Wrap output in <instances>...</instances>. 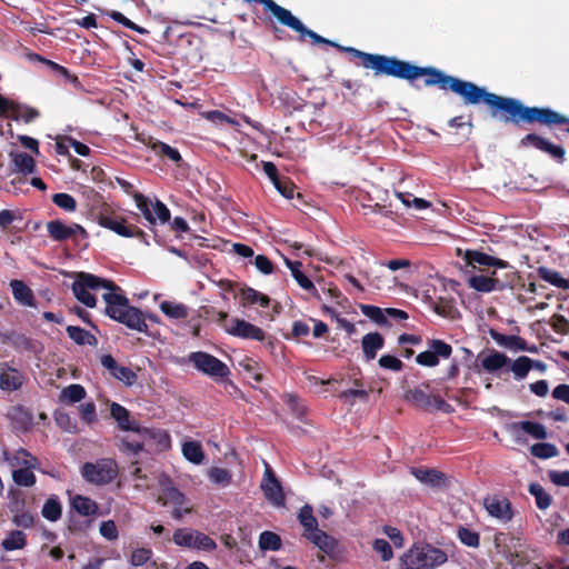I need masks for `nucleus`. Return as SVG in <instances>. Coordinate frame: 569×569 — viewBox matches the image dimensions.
<instances>
[{
	"instance_id": "obj_1",
	"label": "nucleus",
	"mask_w": 569,
	"mask_h": 569,
	"mask_svg": "<svg viewBox=\"0 0 569 569\" xmlns=\"http://www.w3.org/2000/svg\"><path fill=\"white\" fill-rule=\"evenodd\" d=\"M243 1L248 3L257 2L262 4L264 10L269 11L280 24L298 32L301 41L308 37L315 44H329L336 47L340 51L348 52L353 58L359 59L365 69L372 70L376 77L387 76L407 80L409 82L423 78L426 87H438L440 90L451 91L461 97L465 104L475 106L481 103V96L485 87H479L471 81L447 74L436 67H420L393 56L369 53L352 47H342L308 29L296 16L292 14L290 10L281 7L273 0Z\"/></svg>"
},
{
	"instance_id": "obj_2",
	"label": "nucleus",
	"mask_w": 569,
	"mask_h": 569,
	"mask_svg": "<svg viewBox=\"0 0 569 569\" xmlns=\"http://www.w3.org/2000/svg\"><path fill=\"white\" fill-rule=\"evenodd\" d=\"M481 102L489 108L492 118L505 123H512L517 127L525 123H539L550 130L559 129L569 133V117L549 107H529L516 98L499 96L489 92L486 88L481 96Z\"/></svg>"
},
{
	"instance_id": "obj_3",
	"label": "nucleus",
	"mask_w": 569,
	"mask_h": 569,
	"mask_svg": "<svg viewBox=\"0 0 569 569\" xmlns=\"http://www.w3.org/2000/svg\"><path fill=\"white\" fill-rule=\"evenodd\" d=\"M102 295L106 303L104 313L112 320L124 325L131 330L148 333V325L144 323V313L137 307L130 305L123 290L117 288L107 289Z\"/></svg>"
},
{
	"instance_id": "obj_4",
	"label": "nucleus",
	"mask_w": 569,
	"mask_h": 569,
	"mask_svg": "<svg viewBox=\"0 0 569 569\" xmlns=\"http://www.w3.org/2000/svg\"><path fill=\"white\" fill-rule=\"evenodd\" d=\"M90 216L100 227L106 228L123 238H137L146 243V232L136 224L127 223V219L109 203L99 201L90 208Z\"/></svg>"
},
{
	"instance_id": "obj_5",
	"label": "nucleus",
	"mask_w": 569,
	"mask_h": 569,
	"mask_svg": "<svg viewBox=\"0 0 569 569\" xmlns=\"http://www.w3.org/2000/svg\"><path fill=\"white\" fill-rule=\"evenodd\" d=\"M447 553L430 543H413L400 558V569H435L447 562Z\"/></svg>"
},
{
	"instance_id": "obj_6",
	"label": "nucleus",
	"mask_w": 569,
	"mask_h": 569,
	"mask_svg": "<svg viewBox=\"0 0 569 569\" xmlns=\"http://www.w3.org/2000/svg\"><path fill=\"white\" fill-rule=\"evenodd\" d=\"M117 288V284L108 279L100 278L92 273L79 272L76 276L71 289L78 301L88 308H94L97 303L96 297L90 293V290H99Z\"/></svg>"
},
{
	"instance_id": "obj_7",
	"label": "nucleus",
	"mask_w": 569,
	"mask_h": 569,
	"mask_svg": "<svg viewBox=\"0 0 569 569\" xmlns=\"http://www.w3.org/2000/svg\"><path fill=\"white\" fill-rule=\"evenodd\" d=\"M119 473V467L114 459L101 458L94 462H84L81 467V476L86 481L96 486L111 483Z\"/></svg>"
},
{
	"instance_id": "obj_8",
	"label": "nucleus",
	"mask_w": 569,
	"mask_h": 569,
	"mask_svg": "<svg viewBox=\"0 0 569 569\" xmlns=\"http://www.w3.org/2000/svg\"><path fill=\"white\" fill-rule=\"evenodd\" d=\"M132 198L136 202L137 208L149 223V228L151 230L154 229L157 220H159L160 223H167L170 221L171 212L168 209V207L159 199H156V201L152 202L148 197H146L141 192L133 193Z\"/></svg>"
},
{
	"instance_id": "obj_9",
	"label": "nucleus",
	"mask_w": 569,
	"mask_h": 569,
	"mask_svg": "<svg viewBox=\"0 0 569 569\" xmlns=\"http://www.w3.org/2000/svg\"><path fill=\"white\" fill-rule=\"evenodd\" d=\"M189 361L197 370L212 378L223 379L230 375V370L224 362L203 351L191 352Z\"/></svg>"
},
{
	"instance_id": "obj_10",
	"label": "nucleus",
	"mask_w": 569,
	"mask_h": 569,
	"mask_svg": "<svg viewBox=\"0 0 569 569\" xmlns=\"http://www.w3.org/2000/svg\"><path fill=\"white\" fill-rule=\"evenodd\" d=\"M405 400L415 407L429 411L431 409L449 412L451 406L447 403L439 395H429L421 388H412L405 391Z\"/></svg>"
},
{
	"instance_id": "obj_11",
	"label": "nucleus",
	"mask_w": 569,
	"mask_h": 569,
	"mask_svg": "<svg viewBox=\"0 0 569 569\" xmlns=\"http://www.w3.org/2000/svg\"><path fill=\"white\" fill-rule=\"evenodd\" d=\"M429 349L417 355L416 362L423 367H436L440 358L448 359L452 355V347L441 339L428 341Z\"/></svg>"
},
{
	"instance_id": "obj_12",
	"label": "nucleus",
	"mask_w": 569,
	"mask_h": 569,
	"mask_svg": "<svg viewBox=\"0 0 569 569\" xmlns=\"http://www.w3.org/2000/svg\"><path fill=\"white\" fill-rule=\"evenodd\" d=\"M0 116L30 123L40 117L38 109L11 101L0 94Z\"/></svg>"
},
{
	"instance_id": "obj_13",
	"label": "nucleus",
	"mask_w": 569,
	"mask_h": 569,
	"mask_svg": "<svg viewBox=\"0 0 569 569\" xmlns=\"http://www.w3.org/2000/svg\"><path fill=\"white\" fill-rule=\"evenodd\" d=\"M521 147H533L537 150L547 153L559 163L566 160V149L561 144H556L547 138L537 133H528L520 140Z\"/></svg>"
},
{
	"instance_id": "obj_14",
	"label": "nucleus",
	"mask_w": 569,
	"mask_h": 569,
	"mask_svg": "<svg viewBox=\"0 0 569 569\" xmlns=\"http://www.w3.org/2000/svg\"><path fill=\"white\" fill-rule=\"evenodd\" d=\"M227 333L247 340L263 341L266 332L243 319L232 318L230 319V326H224Z\"/></svg>"
},
{
	"instance_id": "obj_15",
	"label": "nucleus",
	"mask_w": 569,
	"mask_h": 569,
	"mask_svg": "<svg viewBox=\"0 0 569 569\" xmlns=\"http://www.w3.org/2000/svg\"><path fill=\"white\" fill-rule=\"evenodd\" d=\"M261 489L267 500L277 507L284 506L286 496L283 493L280 481L269 465H266L264 476L261 482Z\"/></svg>"
},
{
	"instance_id": "obj_16",
	"label": "nucleus",
	"mask_w": 569,
	"mask_h": 569,
	"mask_svg": "<svg viewBox=\"0 0 569 569\" xmlns=\"http://www.w3.org/2000/svg\"><path fill=\"white\" fill-rule=\"evenodd\" d=\"M100 362L106 368L109 375L130 387L137 381V375L129 367L121 366L111 355H103Z\"/></svg>"
},
{
	"instance_id": "obj_17",
	"label": "nucleus",
	"mask_w": 569,
	"mask_h": 569,
	"mask_svg": "<svg viewBox=\"0 0 569 569\" xmlns=\"http://www.w3.org/2000/svg\"><path fill=\"white\" fill-rule=\"evenodd\" d=\"M462 259L466 266L472 267L473 269L477 267H493L498 269H506L509 267L507 261L478 250H466Z\"/></svg>"
},
{
	"instance_id": "obj_18",
	"label": "nucleus",
	"mask_w": 569,
	"mask_h": 569,
	"mask_svg": "<svg viewBox=\"0 0 569 569\" xmlns=\"http://www.w3.org/2000/svg\"><path fill=\"white\" fill-rule=\"evenodd\" d=\"M483 505L491 517H495L503 522L510 521L513 517L511 503L505 497H487L483 500Z\"/></svg>"
},
{
	"instance_id": "obj_19",
	"label": "nucleus",
	"mask_w": 569,
	"mask_h": 569,
	"mask_svg": "<svg viewBox=\"0 0 569 569\" xmlns=\"http://www.w3.org/2000/svg\"><path fill=\"white\" fill-rule=\"evenodd\" d=\"M24 382L23 373L10 367L7 362L0 365V388L3 391H16L22 387Z\"/></svg>"
},
{
	"instance_id": "obj_20",
	"label": "nucleus",
	"mask_w": 569,
	"mask_h": 569,
	"mask_svg": "<svg viewBox=\"0 0 569 569\" xmlns=\"http://www.w3.org/2000/svg\"><path fill=\"white\" fill-rule=\"evenodd\" d=\"M110 415L116 420L117 426L122 431H132L140 433L141 428L138 421L131 418L130 411L120 403L112 402Z\"/></svg>"
},
{
	"instance_id": "obj_21",
	"label": "nucleus",
	"mask_w": 569,
	"mask_h": 569,
	"mask_svg": "<svg viewBox=\"0 0 569 569\" xmlns=\"http://www.w3.org/2000/svg\"><path fill=\"white\" fill-rule=\"evenodd\" d=\"M4 459L11 467L18 468H40V460L24 448L17 449L13 453L3 452Z\"/></svg>"
},
{
	"instance_id": "obj_22",
	"label": "nucleus",
	"mask_w": 569,
	"mask_h": 569,
	"mask_svg": "<svg viewBox=\"0 0 569 569\" xmlns=\"http://www.w3.org/2000/svg\"><path fill=\"white\" fill-rule=\"evenodd\" d=\"M410 472L417 480L431 487H440L447 479L443 472L433 468L412 467Z\"/></svg>"
},
{
	"instance_id": "obj_23",
	"label": "nucleus",
	"mask_w": 569,
	"mask_h": 569,
	"mask_svg": "<svg viewBox=\"0 0 569 569\" xmlns=\"http://www.w3.org/2000/svg\"><path fill=\"white\" fill-rule=\"evenodd\" d=\"M490 336L499 346L506 347L511 350L530 352H535L537 350L536 347L529 348L528 342L519 336H508L495 330L490 331Z\"/></svg>"
},
{
	"instance_id": "obj_24",
	"label": "nucleus",
	"mask_w": 569,
	"mask_h": 569,
	"mask_svg": "<svg viewBox=\"0 0 569 569\" xmlns=\"http://www.w3.org/2000/svg\"><path fill=\"white\" fill-rule=\"evenodd\" d=\"M303 536L329 557L335 556L338 542L323 530L318 529Z\"/></svg>"
},
{
	"instance_id": "obj_25",
	"label": "nucleus",
	"mask_w": 569,
	"mask_h": 569,
	"mask_svg": "<svg viewBox=\"0 0 569 569\" xmlns=\"http://www.w3.org/2000/svg\"><path fill=\"white\" fill-rule=\"evenodd\" d=\"M10 287L14 300L26 307H36L33 291L22 280H11Z\"/></svg>"
},
{
	"instance_id": "obj_26",
	"label": "nucleus",
	"mask_w": 569,
	"mask_h": 569,
	"mask_svg": "<svg viewBox=\"0 0 569 569\" xmlns=\"http://www.w3.org/2000/svg\"><path fill=\"white\" fill-rule=\"evenodd\" d=\"M362 350L367 361L376 358L377 351L385 346V339L379 332H369L362 337Z\"/></svg>"
},
{
	"instance_id": "obj_27",
	"label": "nucleus",
	"mask_w": 569,
	"mask_h": 569,
	"mask_svg": "<svg viewBox=\"0 0 569 569\" xmlns=\"http://www.w3.org/2000/svg\"><path fill=\"white\" fill-rule=\"evenodd\" d=\"M542 367L543 365L540 361L532 360L526 356H520L511 363L510 370L512 371L516 380H522L532 368Z\"/></svg>"
},
{
	"instance_id": "obj_28",
	"label": "nucleus",
	"mask_w": 569,
	"mask_h": 569,
	"mask_svg": "<svg viewBox=\"0 0 569 569\" xmlns=\"http://www.w3.org/2000/svg\"><path fill=\"white\" fill-rule=\"evenodd\" d=\"M510 362V359L502 352L492 350L481 359V367L487 372H496Z\"/></svg>"
},
{
	"instance_id": "obj_29",
	"label": "nucleus",
	"mask_w": 569,
	"mask_h": 569,
	"mask_svg": "<svg viewBox=\"0 0 569 569\" xmlns=\"http://www.w3.org/2000/svg\"><path fill=\"white\" fill-rule=\"evenodd\" d=\"M46 227L48 236L54 241L62 242L72 239L70 226L59 219L48 221Z\"/></svg>"
},
{
	"instance_id": "obj_30",
	"label": "nucleus",
	"mask_w": 569,
	"mask_h": 569,
	"mask_svg": "<svg viewBox=\"0 0 569 569\" xmlns=\"http://www.w3.org/2000/svg\"><path fill=\"white\" fill-rule=\"evenodd\" d=\"M71 507L74 509L79 515L89 517L93 516L98 512V503L92 500L89 497L82 496V495H76L71 499Z\"/></svg>"
},
{
	"instance_id": "obj_31",
	"label": "nucleus",
	"mask_w": 569,
	"mask_h": 569,
	"mask_svg": "<svg viewBox=\"0 0 569 569\" xmlns=\"http://www.w3.org/2000/svg\"><path fill=\"white\" fill-rule=\"evenodd\" d=\"M284 261L287 267L290 269L292 277L302 289L310 292H317L313 282L301 271L302 262L292 261L290 259H286Z\"/></svg>"
},
{
	"instance_id": "obj_32",
	"label": "nucleus",
	"mask_w": 569,
	"mask_h": 569,
	"mask_svg": "<svg viewBox=\"0 0 569 569\" xmlns=\"http://www.w3.org/2000/svg\"><path fill=\"white\" fill-rule=\"evenodd\" d=\"M33 58L37 61H40V62L44 63L46 66H48L57 74L62 76L74 88H77V89L81 88V82H80L79 78L76 74L70 73V71L66 67H63V66H61V64H59V63H57L54 61H51L49 59H46V58H43V57H41L40 54H37V53L33 54Z\"/></svg>"
},
{
	"instance_id": "obj_33",
	"label": "nucleus",
	"mask_w": 569,
	"mask_h": 569,
	"mask_svg": "<svg viewBox=\"0 0 569 569\" xmlns=\"http://www.w3.org/2000/svg\"><path fill=\"white\" fill-rule=\"evenodd\" d=\"M66 331L69 338L79 346L88 345L96 347L98 345V339L83 328L77 326H68Z\"/></svg>"
},
{
	"instance_id": "obj_34",
	"label": "nucleus",
	"mask_w": 569,
	"mask_h": 569,
	"mask_svg": "<svg viewBox=\"0 0 569 569\" xmlns=\"http://www.w3.org/2000/svg\"><path fill=\"white\" fill-rule=\"evenodd\" d=\"M159 308L170 319L182 320L189 316V308L181 302L164 300Z\"/></svg>"
},
{
	"instance_id": "obj_35",
	"label": "nucleus",
	"mask_w": 569,
	"mask_h": 569,
	"mask_svg": "<svg viewBox=\"0 0 569 569\" xmlns=\"http://www.w3.org/2000/svg\"><path fill=\"white\" fill-rule=\"evenodd\" d=\"M512 429L513 430L520 429L523 432L533 437L535 439H539V440H543L548 436L546 427L536 421L525 420V421L515 422L512 425Z\"/></svg>"
},
{
	"instance_id": "obj_36",
	"label": "nucleus",
	"mask_w": 569,
	"mask_h": 569,
	"mask_svg": "<svg viewBox=\"0 0 569 569\" xmlns=\"http://www.w3.org/2000/svg\"><path fill=\"white\" fill-rule=\"evenodd\" d=\"M538 276L540 279L546 282L559 288V289H569V279H565L560 272L549 269L547 267H539L537 269Z\"/></svg>"
},
{
	"instance_id": "obj_37",
	"label": "nucleus",
	"mask_w": 569,
	"mask_h": 569,
	"mask_svg": "<svg viewBox=\"0 0 569 569\" xmlns=\"http://www.w3.org/2000/svg\"><path fill=\"white\" fill-rule=\"evenodd\" d=\"M470 288L479 292H491L499 288V280L487 276H472L468 281Z\"/></svg>"
},
{
	"instance_id": "obj_38",
	"label": "nucleus",
	"mask_w": 569,
	"mask_h": 569,
	"mask_svg": "<svg viewBox=\"0 0 569 569\" xmlns=\"http://www.w3.org/2000/svg\"><path fill=\"white\" fill-rule=\"evenodd\" d=\"M27 546V536L21 530H11L1 542L6 551L23 549Z\"/></svg>"
},
{
	"instance_id": "obj_39",
	"label": "nucleus",
	"mask_w": 569,
	"mask_h": 569,
	"mask_svg": "<svg viewBox=\"0 0 569 569\" xmlns=\"http://www.w3.org/2000/svg\"><path fill=\"white\" fill-rule=\"evenodd\" d=\"M43 518L51 522L58 521L62 516V506L57 496L47 499L41 509Z\"/></svg>"
},
{
	"instance_id": "obj_40",
	"label": "nucleus",
	"mask_w": 569,
	"mask_h": 569,
	"mask_svg": "<svg viewBox=\"0 0 569 569\" xmlns=\"http://www.w3.org/2000/svg\"><path fill=\"white\" fill-rule=\"evenodd\" d=\"M182 453L188 461L194 465H200L204 459L202 446L198 441H186L182 445Z\"/></svg>"
},
{
	"instance_id": "obj_41",
	"label": "nucleus",
	"mask_w": 569,
	"mask_h": 569,
	"mask_svg": "<svg viewBox=\"0 0 569 569\" xmlns=\"http://www.w3.org/2000/svg\"><path fill=\"white\" fill-rule=\"evenodd\" d=\"M528 491L535 497L536 505L540 510H546L551 506L552 498L540 483L531 482L528 487Z\"/></svg>"
},
{
	"instance_id": "obj_42",
	"label": "nucleus",
	"mask_w": 569,
	"mask_h": 569,
	"mask_svg": "<svg viewBox=\"0 0 569 569\" xmlns=\"http://www.w3.org/2000/svg\"><path fill=\"white\" fill-rule=\"evenodd\" d=\"M38 469L39 468H17L12 471V480L19 487H32L37 481L33 470Z\"/></svg>"
},
{
	"instance_id": "obj_43",
	"label": "nucleus",
	"mask_w": 569,
	"mask_h": 569,
	"mask_svg": "<svg viewBox=\"0 0 569 569\" xmlns=\"http://www.w3.org/2000/svg\"><path fill=\"white\" fill-rule=\"evenodd\" d=\"M159 501H162L163 505L170 503L172 506H183L186 497L170 482L168 486H163L162 496L159 497Z\"/></svg>"
},
{
	"instance_id": "obj_44",
	"label": "nucleus",
	"mask_w": 569,
	"mask_h": 569,
	"mask_svg": "<svg viewBox=\"0 0 569 569\" xmlns=\"http://www.w3.org/2000/svg\"><path fill=\"white\" fill-rule=\"evenodd\" d=\"M151 149L156 154L166 157L176 164H179L182 161V157L179 150L166 142L156 141L151 144Z\"/></svg>"
},
{
	"instance_id": "obj_45",
	"label": "nucleus",
	"mask_w": 569,
	"mask_h": 569,
	"mask_svg": "<svg viewBox=\"0 0 569 569\" xmlns=\"http://www.w3.org/2000/svg\"><path fill=\"white\" fill-rule=\"evenodd\" d=\"M12 162L18 172L30 174L36 169L34 159L26 152H17L13 154Z\"/></svg>"
},
{
	"instance_id": "obj_46",
	"label": "nucleus",
	"mask_w": 569,
	"mask_h": 569,
	"mask_svg": "<svg viewBox=\"0 0 569 569\" xmlns=\"http://www.w3.org/2000/svg\"><path fill=\"white\" fill-rule=\"evenodd\" d=\"M299 522L305 528V533L318 530V521L313 516V509L310 505H305L298 515Z\"/></svg>"
},
{
	"instance_id": "obj_47",
	"label": "nucleus",
	"mask_w": 569,
	"mask_h": 569,
	"mask_svg": "<svg viewBox=\"0 0 569 569\" xmlns=\"http://www.w3.org/2000/svg\"><path fill=\"white\" fill-rule=\"evenodd\" d=\"M457 538L460 542L470 548H478L480 546L479 532L471 530L467 527L459 526L457 529Z\"/></svg>"
},
{
	"instance_id": "obj_48",
	"label": "nucleus",
	"mask_w": 569,
	"mask_h": 569,
	"mask_svg": "<svg viewBox=\"0 0 569 569\" xmlns=\"http://www.w3.org/2000/svg\"><path fill=\"white\" fill-rule=\"evenodd\" d=\"M530 452L533 457L539 459H549L557 457L559 453L558 448L553 443L538 442L531 446Z\"/></svg>"
},
{
	"instance_id": "obj_49",
	"label": "nucleus",
	"mask_w": 569,
	"mask_h": 569,
	"mask_svg": "<svg viewBox=\"0 0 569 569\" xmlns=\"http://www.w3.org/2000/svg\"><path fill=\"white\" fill-rule=\"evenodd\" d=\"M282 542L279 535L272 531H263L259 537V548L261 550L277 551L281 548Z\"/></svg>"
},
{
	"instance_id": "obj_50",
	"label": "nucleus",
	"mask_w": 569,
	"mask_h": 569,
	"mask_svg": "<svg viewBox=\"0 0 569 569\" xmlns=\"http://www.w3.org/2000/svg\"><path fill=\"white\" fill-rule=\"evenodd\" d=\"M208 477L211 482L222 487L229 486L232 481V473L228 469L220 467H212L208 471Z\"/></svg>"
},
{
	"instance_id": "obj_51",
	"label": "nucleus",
	"mask_w": 569,
	"mask_h": 569,
	"mask_svg": "<svg viewBox=\"0 0 569 569\" xmlns=\"http://www.w3.org/2000/svg\"><path fill=\"white\" fill-rule=\"evenodd\" d=\"M9 503L8 509L14 516L26 510V498L18 489H10L8 492Z\"/></svg>"
},
{
	"instance_id": "obj_52",
	"label": "nucleus",
	"mask_w": 569,
	"mask_h": 569,
	"mask_svg": "<svg viewBox=\"0 0 569 569\" xmlns=\"http://www.w3.org/2000/svg\"><path fill=\"white\" fill-rule=\"evenodd\" d=\"M191 548L204 551H212L217 548V543L208 535L196 531L193 532Z\"/></svg>"
},
{
	"instance_id": "obj_53",
	"label": "nucleus",
	"mask_w": 569,
	"mask_h": 569,
	"mask_svg": "<svg viewBox=\"0 0 569 569\" xmlns=\"http://www.w3.org/2000/svg\"><path fill=\"white\" fill-rule=\"evenodd\" d=\"M86 395V389L81 385L73 383L62 390L61 398L74 403L84 399Z\"/></svg>"
},
{
	"instance_id": "obj_54",
	"label": "nucleus",
	"mask_w": 569,
	"mask_h": 569,
	"mask_svg": "<svg viewBox=\"0 0 569 569\" xmlns=\"http://www.w3.org/2000/svg\"><path fill=\"white\" fill-rule=\"evenodd\" d=\"M52 202L67 212H74L77 210V201L69 193H54L52 196Z\"/></svg>"
},
{
	"instance_id": "obj_55",
	"label": "nucleus",
	"mask_w": 569,
	"mask_h": 569,
	"mask_svg": "<svg viewBox=\"0 0 569 569\" xmlns=\"http://www.w3.org/2000/svg\"><path fill=\"white\" fill-rule=\"evenodd\" d=\"M108 16L114 20L116 22L122 24L123 27L130 29V30H133L140 34H147L148 33V30L138 26L137 23H134L133 21H131L130 19H128L124 14H122L121 12L119 11H116V10H112L108 13Z\"/></svg>"
},
{
	"instance_id": "obj_56",
	"label": "nucleus",
	"mask_w": 569,
	"mask_h": 569,
	"mask_svg": "<svg viewBox=\"0 0 569 569\" xmlns=\"http://www.w3.org/2000/svg\"><path fill=\"white\" fill-rule=\"evenodd\" d=\"M361 311L380 326L388 323L385 310L379 307L362 305Z\"/></svg>"
},
{
	"instance_id": "obj_57",
	"label": "nucleus",
	"mask_w": 569,
	"mask_h": 569,
	"mask_svg": "<svg viewBox=\"0 0 569 569\" xmlns=\"http://www.w3.org/2000/svg\"><path fill=\"white\" fill-rule=\"evenodd\" d=\"M152 557V550L149 548H137L132 551L130 557V563L134 567L146 565Z\"/></svg>"
},
{
	"instance_id": "obj_58",
	"label": "nucleus",
	"mask_w": 569,
	"mask_h": 569,
	"mask_svg": "<svg viewBox=\"0 0 569 569\" xmlns=\"http://www.w3.org/2000/svg\"><path fill=\"white\" fill-rule=\"evenodd\" d=\"M12 523L17 527L23 528V529H30L36 523V517L30 511H22L14 516H12L11 519Z\"/></svg>"
},
{
	"instance_id": "obj_59",
	"label": "nucleus",
	"mask_w": 569,
	"mask_h": 569,
	"mask_svg": "<svg viewBox=\"0 0 569 569\" xmlns=\"http://www.w3.org/2000/svg\"><path fill=\"white\" fill-rule=\"evenodd\" d=\"M373 550L380 553L383 561H389L393 557V551L390 543L382 538H378L373 541Z\"/></svg>"
},
{
	"instance_id": "obj_60",
	"label": "nucleus",
	"mask_w": 569,
	"mask_h": 569,
	"mask_svg": "<svg viewBox=\"0 0 569 569\" xmlns=\"http://www.w3.org/2000/svg\"><path fill=\"white\" fill-rule=\"evenodd\" d=\"M378 363L381 368L392 371H401L403 368V362L399 358L391 355L381 356Z\"/></svg>"
},
{
	"instance_id": "obj_61",
	"label": "nucleus",
	"mask_w": 569,
	"mask_h": 569,
	"mask_svg": "<svg viewBox=\"0 0 569 569\" xmlns=\"http://www.w3.org/2000/svg\"><path fill=\"white\" fill-rule=\"evenodd\" d=\"M323 310L326 313L330 315L332 318L336 319L337 323L340 328H343L349 335L353 333L356 328L352 322L347 320L346 318L340 317V315L336 311V309L325 306Z\"/></svg>"
},
{
	"instance_id": "obj_62",
	"label": "nucleus",
	"mask_w": 569,
	"mask_h": 569,
	"mask_svg": "<svg viewBox=\"0 0 569 569\" xmlns=\"http://www.w3.org/2000/svg\"><path fill=\"white\" fill-rule=\"evenodd\" d=\"M192 537H193V532L192 531H188L187 529H177L173 532V538L172 539H173V542L177 546L191 548V546H192Z\"/></svg>"
},
{
	"instance_id": "obj_63",
	"label": "nucleus",
	"mask_w": 569,
	"mask_h": 569,
	"mask_svg": "<svg viewBox=\"0 0 569 569\" xmlns=\"http://www.w3.org/2000/svg\"><path fill=\"white\" fill-rule=\"evenodd\" d=\"M552 329L562 336L569 333V321L562 315H553L550 319Z\"/></svg>"
},
{
	"instance_id": "obj_64",
	"label": "nucleus",
	"mask_w": 569,
	"mask_h": 569,
	"mask_svg": "<svg viewBox=\"0 0 569 569\" xmlns=\"http://www.w3.org/2000/svg\"><path fill=\"white\" fill-rule=\"evenodd\" d=\"M79 410H80V417L84 422L92 423L96 420L97 413H96V406L93 402L82 403L79 407Z\"/></svg>"
}]
</instances>
